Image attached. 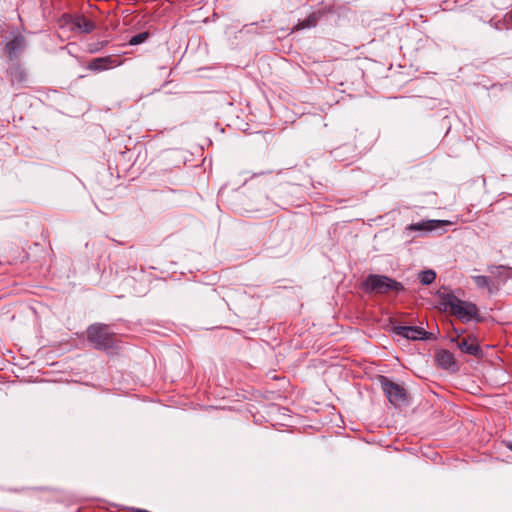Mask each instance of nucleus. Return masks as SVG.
I'll list each match as a JSON object with an SVG mask.
<instances>
[{
    "instance_id": "f257e3e1",
    "label": "nucleus",
    "mask_w": 512,
    "mask_h": 512,
    "mask_svg": "<svg viewBox=\"0 0 512 512\" xmlns=\"http://www.w3.org/2000/svg\"><path fill=\"white\" fill-rule=\"evenodd\" d=\"M438 296L443 310L448 311L450 315L457 317L463 323H467L472 319H475L477 322L482 321L475 303L461 300L453 293L438 292Z\"/></svg>"
},
{
    "instance_id": "f03ea898",
    "label": "nucleus",
    "mask_w": 512,
    "mask_h": 512,
    "mask_svg": "<svg viewBox=\"0 0 512 512\" xmlns=\"http://www.w3.org/2000/svg\"><path fill=\"white\" fill-rule=\"evenodd\" d=\"M86 340L98 351L110 353L118 348L117 334L104 323H93L86 329Z\"/></svg>"
},
{
    "instance_id": "7ed1b4c3",
    "label": "nucleus",
    "mask_w": 512,
    "mask_h": 512,
    "mask_svg": "<svg viewBox=\"0 0 512 512\" xmlns=\"http://www.w3.org/2000/svg\"><path fill=\"white\" fill-rule=\"evenodd\" d=\"M360 289L365 294H399L406 290L401 282L380 274H369L361 282Z\"/></svg>"
},
{
    "instance_id": "20e7f679",
    "label": "nucleus",
    "mask_w": 512,
    "mask_h": 512,
    "mask_svg": "<svg viewBox=\"0 0 512 512\" xmlns=\"http://www.w3.org/2000/svg\"><path fill=\"white\" fill-rule=\"evenodd\" d=\"M378 381L389 403L394 406H400L408 402L409 394L403 385L392 381L384 375H379Z\"/></svg>"
},
{
    "instance_id": "39448f33",
    "label": "nucleus",
    "mask_w": 512,
    "mask_h": 512,
    "mask_svg": "<svg viewBox=\"0 0 512 512\" xmlns=\"http://www.w3.org/2000/svg\"><path fill=\"white\" fill-rule=\"evenodd\" d=\"M27 47V40L20 31H12L10 37L5 39L2 51L6 57V61H19L21 54Z\"/></svg>"
},
{
    "instance_id": "423d86ee",
    "label": "nucleus",
    "mask_w": 512,
    "mask_h": 512,
    "mask_svg": "<svg viewBox=\"0 0 512 512\" xmlns=\"http://www.w3.org/2000/svg\"><path fill=\"white\" fill-rule=\"evenodd\" d=\"M62 19L66 24L72 25V30L79 33L89 34L96 28L95 23L86 18L83 14H63Z\"/></svg>"
},
{
    "instance_id": "0eeeda50",
    "label": "nucleus",
    "mask_w": 512,
    "mask_h": 512,
    "mask_svg": "<svg viewBox=\"0 0 512 512\" xmlns=\"http://www.w3.org/2000/svg\"><path fill=\"white\" fill-rule=\"evenodd\" d=\"M122 61L119 60L117 55H108L104 57H97L90 60L86 66L88 70L93 72H102L105 70L112 69L121 65Z\"/></svg>"
},
{
    "instance_id": "6e6552de",
    "label": "nucleus",
    "mask_w": 512,
    "mask_h": 512,
    "mask_svg": "<svg viewBox=\"0 0 512 512\" xmlns=\"http://www.w3.org/2000/svg\"><path fill=\"white\" fill-rule=\"evenodd\" d=\"M435 361L437 365L447 371L456 373L459 371V364L455 359L454 354L447 349H439L435 354Z\"/></svg>"
},
{
    "instance_id": "1a4fd4ad",
    "label": "nucleus",
    "mask_w": 512,
    "mask_h": 512,
    "mask_svg": "<svg viewBox=\"0 0 512 512\" xmlns=\"http://www.w3.org/2000/svg\"><path fill=\"white\" fill-rule=\"evenodd\" d=\"M296 187L288 182L280 183L271 190V199L277 205L289 204L292 202V190Z\"/></svg>"
},
{
    "instance_id": "9d476101",
    "label": "nucleus",
    "mask_w": 512,
    "mask_h": 512,
    "mask_svg": "<svg viewBox=\"0 0 512 512\" xmlns=\"http://www.w3.org/2000/svg\"><path fill=\"white\" fill-rule=\"evenodd\" d=\"M5 74L12 86L22 85L27 80L26 70L19 61H10Z\"/></svg>"
},
{
    "instance_id": "9b49d317",
    "label": "nucleus",
    "mask_w": 512,
    "mask_h": 512,
    "mask_svg": "<svg viewBox=\"0 0 512 512\" xmlns=\"http://www.w3.org/2000/svg\"><path fill=\"white\" fill-rule=\"evenodd\" d=\"M458 349L464 353L476 358L483 357V350L474 335H468L466 338L456 342Z\"/></svg>"
},
{
    "instance_id": "f8f14e48",
    "label": "nucleus",
    "mask_w": 512,
    "mask_h": 512,
    "mask_svg": "<svg viewBox=\"0 0 512 512\" xmlns=\"http://www.w3.org/2000/svg\"><path fill=\"white\" fill-rule=\"evenodd\" d=\"M422 327L419 326H393L392 332L398 336H401L407 340L417 341L422 339L423 333Z\"/></svg>"
},
{
    "instance_id": "ddd939ff",
    "label": "nucleus",
    "mask_w": 512,
    "mask_h": 512,
    "mask_svg": "<svg viewBox=\"0 0 512 512\" xmlns=\"http://www.w3.org/2000/svg\"><path fill=\"white\" fill-rule=\"evenodd\" d=\"M333 9L332 7L320 9L318 11H315L311 13L306 19L303 21H299L295 27L294 30H303L307 28L315 27L318 24V21L323 18L328 13H332Z\"/></svg>"
},
{
    "instance_id": "4468645a",
    "label": "nucleus",
    "mask_w": 512,
    "mask_h": 512,
    "mask_svg": "<svg viewBox=\"0 0 512 512\" xmlns=\"http://www.w3.org/2000/svg\"><path fill=\"white\" fill-rule=\"evenodd\" d=\"M447 220H425L418 223H412L407 226L409 231H433L445 225H449Z\"/></svg>"
},
{
    "instance_id": "2eb2a0df",
    "label": "nucleus",
    "mask_w": 512,
    "mask_h": 512,
    "mask_svg": "<svg viewBox=\"0 0 512 512\" xmlns=\"http://www.w3.org/2000/svg\"><path fill=\"white\" fill-rule=\"evenodd\" d=\"M471 279L474 281L477 288L486 289L489 294H496L500 290L499 285H497L489 276L474 275L471 276Z\"/></svg>"
},
{
    "instance_id": "dca6fc26",
    "label": "nucleus",
    "mask_w": 512,
    "mask_h": 512,
    "mask_svg": "<svg viewBox=\"0 0 512 512\" xmlns=\"http://www.w3.org/2000/svg\"><path fill=\"white\" fill-rule=\"evenodd\" d=\"M418 279L422 285H430L436 279V272L432 269L421 271L418 274Z\"/></svg>"
},
{
    "instance_id": "f3484780",
    "label": "nucleus",
    "mask_w": 512,
    "mask_h": 512,
    "mask_svg": "<svg viewBox=\"0 0 512 512\" xmlns=\"http://www.w3.org/2000/svg\"><path fill=\"white\" fill-rule=\"evenodd\" d=\"M350 151L355 153V148L350 144H344L334 150L335 158L340 161H348L349 159L345 157V153Z\"/></svg>"
},
{
    "instance_id": "a211bd4d",
    "label": "nucleus",
    "mask_w": 512,
    "mask_h": 512,
    "mask_svg": "<svg viewBox=\"0 0 512 512\" xmlns=\"http://www.w3.org/2000/svg\"><path fill=\"white\" fill-rule=\"evenodd\" d=\"M150 36H151V34L148 31L141 32L137 35L132 36L130 38V40L128 41V44L131 46H136V45L142 44L145 41H147Z\"/></svg>"
},
{
    "instance_id": "6ab92c4d",
    "label": "nucleus",
    "mask_w": 512,
    "mask_h": 512,
    "mask_svg": "<svg viewBox=\"0 0 512 512\" xmlns=\"http://www.w3.org/2000/svg\"><path fill=\"white\" fill-rule=\"evenodd\" d=\"M436 339H437L436 334H434L433 332H428L425 329H423L422 339H421L422 341L436 340Z\"/></svg>"
},
{
    "instance_id": "aec40b11",
    "label": "nucleus",
    "mask_w": 512,
    "mask_h": 512,
    "mask_svg": "<svg viewBox=\"0 0 512 512\" xmlns=\"http://www.w3.org/2000/svg\"><path fill=\"white\" fill-rule=\"evenodd\" d=\"M453 330H454V332L456 333V337H452V338L450 339V341H451L452 343H456L457 341H459L460 336H461V335H463V334L465 333V331H466V330H465V329H462V328L458 329V328H455V327L453 328Z\"/></svg>"
},
{
    "instance_id": "412c9836",
    "label": "nucleus",
    "mask_w": 512,
    "mask_h": 512,
    "mask_svg": "<svg viewBox=\"0 0 512 512\" xmlns=\"http://www.w3.org/2000/svg\"><path fill=\"white\" fill-rule=\"evenodd\" d=\"M503 444L510 450L512 451V441L510 440H506V441H503Z\"/></svg>"
},
{
    "instance_id": "4be33fe9",
    "label": "nucleus",
    "mask_w": 512,
    "mask_h": 512,
    "mask_svg": "<svg viewBox=\"0 0 512 512\" xmlns=\"http://www.w3.org/2000/svg\"><path fill=\"white\" fill-rule=\"evenodd\" d=\"M16 261H17V258L15 257V258H12V259L7 258L5 262L7 264H14Z\"/></svg>"
},
{
    "instance_id": "5701e85b",
    "label": "nucleus",
    "mask_w": 512,
    "mask_h": 512,
    "mask_svg": "<svg viewBox=\"0 0 512 512\" xmlns=\"http://www.w3.org/2000/svg\"><path fill=\"white\" fill-rule=\"evenodd\" d=\"M493 268L503 269V268H504V266H503V265H499V266H497V267L492 266V267H489V270L492 272V269H493Z\"/></svg>"
},
{
    "instance_id": "b1692460",
    "label": "nucleus",
    "mask_w": 512,
    "mask_h": 512,
    "mask_svg": "<svg viewBox=\"0 0 512 512\" xmlns=\"http://www.w3.org/2000/svg\"><path fill=\"white\" fill-rule=\"evenodd\" d=\"M508 16H509V20L512 22V9H511V11L508 13Z\"/></svg>"
}]
</instances>
